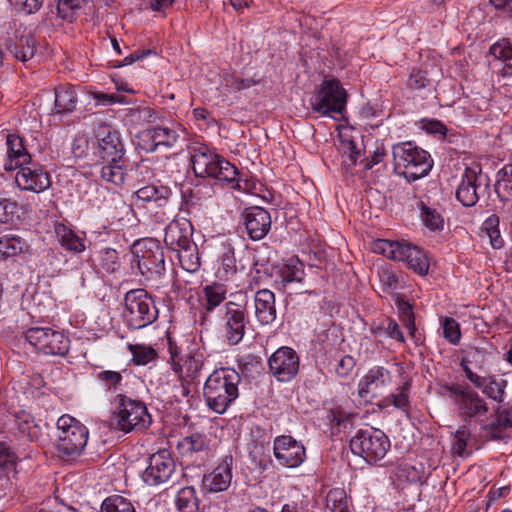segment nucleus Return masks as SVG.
Segmentation results:
<instances>
[{
    "instance_id": "5",
    "label": "nucleus",
    "mask_w": 512,
    "mask_h": 512,
    "mask_svg": "<svg viewBox=\"0 0 512 512\" xmlns=\"http://www.w3.org/2000/svg\"><path fill=\"white\" fill-rule=\"evenodd\" d=\"M169 352L171 368L181 382L183 395L188 396L190 385L198 378L204 366V353L199 348H188L182 351L171 341H169Z\"/></svg>"
},
{
    "instance_id": "18",
    "label": "nucleus",
    "mask_w": 512,
    "mask_h": 512,
    "mask_svg": "<svg viewBox=\"0 0 512 512\" xmlns=\"http://www.w3.org/2000/svg\"><path fill=\"white\" fill-rule=\"evenodd\" d=\"M338 149L342 153V164L346 171L353 167L365 150V136L361 130H337Z\"/></svg>"
},
{
    "instance_id": "50",
    "label": "nucleus",
    "mask_w": 512,
    "mask_h": 512,
    "mask_svg": "<svg viewBox=\"0 0 512 512\" xmlns=\"http://www.w3.org/2000/svg\"><path fill=\"white\" fill-rule=\"evenodd\" d=\"M178 446L182 454H193L204 451L207 448V443L202 435L192 434L183 438Z\"/></svg>"
},
{
    "instance_id": "27",
    "label": "nucleus",
    "mask_w": 512,
    "mask_h": 512,
    "mask_svg": "<svg viewBox=\"0 0 512 512\" xmlns=\"http://www.w3.org/2000/svg\"><path fill=\"white\" fill-rule=\"evenodd\" d=\"M233 457L225 456L223 461L208 475L204 477L203 483L211 492L225 491L232 480Z\"/></svg>"
},
{
    "instance_id": "17",
    "label": "nucleus",
    "mask_w": 512,
    "mask_h": 512,
    "mask_svg": "<svg viewBox=\"0 0 512 512\" xmlns=\"http://www.w3.org/2000/svg\"><path fill=\"white\" fill-rule=\"evenodd\" d=\"M273 453L278 463L288 468L298 467L306 458L305 447L289 435L275 438Z\"/></svg>"
},
{
    "instance_id": "48",
    "label": "nucleus",
    "mask_w": 512,
    "mask_h": 512,
    "mask_svg": "<svg viewBox=\"0 0 512 512\" xmlns=\"http://www.w3.org/2000/svg\"><path fill=\"white\" fill-rule=\"evenodd\" d=\"M101 512H136L133 504L122 496L106 498L101 505Z\"/></svg>"
},
{
    "instance_id": "23",
    "label": "nucleus",
    "mask_w": 512,
    "mask_h": 512,
    "mask_svg": "<svg viewBox=\"0 0 512 512\" xmlns=\"http://www.w3.org/2000/svg\"><path fill=\"white\" fill-rule=\"evenodd\" d=\"M244 225L252 240H260L266 236L271 227L268 211L260 207H252L244 214Z\"/></svg>"
},
{
    "instance_id": "9",
    "label": "nucleus",
    "mask_w": 512,
    "mask_h": 512,
    "mask_svg": "<svg viewBox=\"0 0 512 512\" xmlns=\"http://www.w3.org/2000/svg\"><path fill=\"white\" fill-rule=\"evenodd\" d=\"M57 450L67 458H73L84 450L89 431L80 421L70 415H63L57 420Z\"/></svg>"
},
{
    "instance_id": "8",
    "label": "nucleus",
    "mask_w": 512,
    "mask_h": 512,
    "mask_svg": "<svg viewBox=\"0 0 512 512\" xmlns=\"http://www.w3.org/2000/svg\"><path fill=\"white\" fill-rule=\"evenodd\" d=\"M373 249L389 259L405 262L410 269L419 275L428 273L427 255L418 246L408 242L380 239L374 243Z\"/></svg>"
},
{
    "instance_id": "51",
    "label": "nucleus",
    "mask_w": 512,
    "mask_h": 512,
    "mask_svg": "<svg viewBox=\"0 0 512 512\" xmlns=\"http://www.w3.org/2000/svg\"><path fill=\"white\" fill-rule=\"evenodd\" d=\"M441 324L443 328V337L452 345H457L461 338L459 323L453 318L444 317L441 319Z\"/></svg>"
},
{
    "instance_id": "12",
    "label": "nucleus",
    "mask_w": 512,
    "mask_h": 512,
    "mask_svg": "<svg viewBox=\"0 0 512 512\" xmlns=\"http://www.w3.org/2000/svg\"><path fill=\"white\" fill-rule=\"evenodd\" d=\"M24 337L38 351L46 355L64 356L69 351V339L62 333L49 327H31Z\"/></svg>"
},
{
    "instance_id": "22",
    "label": "nucleus",
    "mask_w": 512,
    "mask_h": 512,
    "mask_svg": "<svg viewBox=\"0 0 512 512\" xmlns=\"http://www.w3.org/2000/svg\"><path fill=\"white\" fill-rule=\"evenodd\" d=\"M487 349L484 347L469 346L463 350V357L460 362L466 378L474 385L481 386V376L473 372V368L482 370L485 367Z\"/></svg>"
},
{
    "instance_id": "3",
    "label": "nucleus",
    "mask_w": 512,
    "mask_h": 512,
    "mask_svg": "<svg viewBox=\"0 0 512 512\" xmlns=\"http://www.w3.org/2000/svg\"><path fill=\"white\" fill-rule=\"evenodd\" d=\"M191 163L197 177H210L229 184L238 183V169L207 146L193 148Z\"/></svg>"
},
{
    "instance_id": "43",
    "label": "nucleus",
    "mask_w": 512,
    "mask_h": 512,
    "mask_svg": "<svg viewBox=\"0 0 512 512\" xmlns=\"http://www.w3.org/2000/svg\"><path fill=\"white\" fill-rule=\"evenodd\" d=\"M203 293L206 300L205 309L212 311L225 300L227 289L223 284L212 283L204 287Z\"/></svg>"
},
{
    "instance_id": "35",
    "label": "nucleus",
    "mask_w": 512,
    "mask_h": 512,
    "mask_svg": "<svg viewBox=\"0 0 512 512\" xmlns=\"http://www.w3.org/2000/svg\"><path fill=\"white\" fill-rule=\"evenodd\" d=\"M55 234L60 245L68 251L81 253L86 249L84 240L63 224L56 225Z\"/></svg>"
},
{
    "instance_id": "1",
    "label": "nucleus",
    "mask_w": 512,
    "mask_h": 512,
    "mask_svg": "<svg viewBox=\"0 0 512 512\" xmlns=\"http://www.w3.org/2000/svg\"><path fill=\"white\" fill-rule=\"evenodd\" d=\"M241 377L234 369L215 370L207 378L203 395L207 406L213 412L223 414L238 397Z\"/></svg>"
},
{
    "instance_id": "28",
    "label": "nucleus",
    "mask_w": 512,
    "mask_h": 512,
    "mask_svg": "<svg viewBox=\"0 0 512 512\" xmlns=\"http://www.w3.org/2000/svg\"><path fill=\"white\" fill-rule=\"evenodd\" d=\"M254 315L261 325H269L275 321V295L272 291L261 289L255 293Z\"/></svg>"
},
{
    "instance_id": "7",
    "label": "nucleus",
    "mask_w": 512,
    "mask_h": 512,
    "mask_svg": "<svg viewBox=\"0 0 512 512\" xmlns=\"http://www.w3.org/2000/svg\"><path fill=\"white\" fill-rule=\"evenodd\" d=\"M458 416L465 422H484L489 414V405L479 393L467 385L452 384L447 387Z\"/></svg>"
},
{
    "instance_id": "15",
    "label": "nucleus",
    "mask_w": 512,
    "mask_h": 512,
    "mask_svg": "<svg viewBox=\"0 0 512 512\" xmlns=\"http://www.w3.org/2000/svg\"><path fill=\"white\" fill-rule=\"evenodd\" d=\"M175 462L171 453L159 450L149 457V463L142 473V479L148 486H158L167 483L175 472Z\"/></svg>"
},
{
    "instance_id": "36",
    "label": "nucleus",
    "mask_w": 512,
    "mask_h": 512,
    "mask_svg": "<svg viewBox=\"0 0 512 512\" xmlns=\"http://www.w3.org/2000/svg\"><path fill=\"white\" fill-rule=\"evenodd\" d=\"M218 261L216 276L221 280H230L237 273L234 248L231 245H224Z\"/></svg>"
},
{
    "instance_id": "60",
    "label": "nucleus",
    "mask_w": 512,
    "mask_h": 512,
    "mask_svg": "<svg viewBox=\"0 0 512 512\" xmlns=\"http://www.w3.org/2000/svg\"><path fill=\"white\" fill-rule=\"evenodd\" d=\"M133 117L138 121V124H154L156 120L155 111L149 107H143L133 113Z\"/></svg>"
},
{
    "instance_id": "47",
    "label": "nucleus",
    "mask_w": 512,
    "mask_h": 512,
    "mask_svg": "<svg viewBox=\"0 0 512 512\" xmlns=\"http://www.w3.org/2000/svg\"><path fill=\"white\" fill-rule=\"evenodd\" d=\"M87 0H57V15L68 22L75 19L76 13L81 10Z\"/></svg>"
},
{
    "instance_id": "34",
    "label": "nucleus",
    "mask_w": 512,
    "mask_h": 512,
    "mask_svg": "<svg viewBox=\"0 0 512 512\" xmlns=\"http://www.w3.org/2000/svg\"><path fill=\"white\" fill-rule=\"evenodd\" d=\"M482 385L475 386L478 389L482 390V393L485 394L488 398L502 403L505 400V389L508 385L507 380L497 377V376H481Z\"/></svg>"
},
{
    "instance_id": "63",
    "label": "nucleus",
    "mask_w": 512,
    "mask_h": 512,
    "mask_svg": "<svg viewBox=\"0 0 512 512\" xmlns=\"http://www.w3.org/2000/svg\"><path fill=\"white\" fill-rule=\"evenodd\" d=\"M354 367V360L351 356H344L340 359L336 366V373L344 377L346 376Z\"/></svg>"
},
{
    "instance_id": "31",
    "label": "nucleus",
    "mask_w": 512,
    "mask_h": 512,
    "mask_svg": "<svg viewBox=\"0 0 512 512\" xmlns=\"http://www.w3.org/2000/svg\"><path fill=\"white\" fill-rule=\"evenodd\" d=\"M6 51L15 59L22 62L29 61L35 55L36 40L32 35H23L16 42L8 40Z\"/></svg>"
},
{
    "instance_id": "33",
    "label": "nucleus",
    "mask_w": 512,
    "mask_h": 512,
    "mask_svg": "<svg viewBox=\"0 0 512 512\" xmlns=\"http://www.w3.org/2000/svg\"><path fill=\"white\" fill-rule=\"evenodd\" d=\"M140 140H151V145L146 149L154 150L158 146H173L177 141L176 130H140L137 134Z\"/></svg>"
},
{
    "instance_id": "26",
    "label": "nucleus",
    "mask_w": 512,
    "mask_h": 512,
    "mask_svg": "<svg viewBox=\"0 0 512 512\" xmlns=\"http://www.w3.org/2000/svg\"><path fill=\"white\" fill-rule=\"evenodd\" d=\"M6 138L7 160L4 163V169L11 171L20 166L30 164L31 156L23 144L22 137L16 133H10Z\"/></svg>"
},
{
    "instance_id": "20",
    "label": "nucleus",
    "mask_w": 512,
    "mask_h": 512,
    "mask_svg": "<svg viewBox=\"0 0 512 512\" xmlns=\"http://www.w3.org/2000/svg\"><path fill=\"white\" fill-rule=\"evenodd\" d=\"M15 176L17 186L26 191L40 193L51 186L50 176L42 167L28 164L18 167Z\"/></svg>"
},
{
    "instance_id": "37",
    "label": "nucleus",
    "mask_w": 512,
    "mask_h": 512,
    "mask_svg": "<svg viewBox=\"0 0 512 512\" xmlns=\"http://www.w3.org/2000/svg\"><path fill=\"white\" fill-rule=\"evenodd\" d=\"M96 378L100 385L110 393L123 394L126 383L121 372L113 370H102L97 373Z\"/></svg>"
},
{
    "instance_id": "24",
    "label": "nucleus",
    "mask_w": 512,
    "mask_h": 512,
    "mask_svg": "<svg viewBox=\"0 0 512 512\" xmlns=\"http://www.w3.org/2000/svg\"><path fill=\"white\" fill-rule=\"evenodd\" d=\"M98 154L102 159L122 158L124 145L118 130H98L96 134Z\"/></svg>"
},
{
    "instance_id": "38",
    "label": "nucleus",
    "mask_w": 512,
    "mask_h": 512,
    "mask_svg": "<svg viewBox=\"0 0 512 512\" xmlns=\"http://www.w3.org/2000/svg\"><path fill=\"white\" fill-rule=\"evenodd\" d=\"M136 195L143 202H155L161 206L170 197L171 190L164 185L150 184L137 190Z\"/></svg>"
},
{
    "instance_id": "11",
    "label": "nucleus",
    "mask_w": 512,
    "mask_h": 512,
    "mask_svg": "<svg viewBox=\"0 0 512 512\" xmlns=\"http://www.w3.org/2000/svg\"><path fill=\"white\" fill-rule=\"evenodd\" d=\"M116 400L118 406L114 421L119 430L127 433L134 429H145L150 425L151 417L142 402L132 400L124 394H118Z\"/></svg>"
},
{
    "instance_id": "57",
    "label": "nucleus",
    "mask_w": 512,
    "mask_h": 512,
    "mask_svg": "<svg viewBox=\"0 0 512 512\" xmlns=\"http://www.w3.org/2000/svg\"><path fill=\"white\" fill-rule=\"evenodd\" d=\"M17 204L7 198H0V223H9L15 212Z\"/></svg>"
},
{
    "instance_id": "30",
    "label": "nucleus",
    "mask_w": 512,
    "mask_h": 512,
    "mask_svg": "<svg viewBox=\"0 0 512 512\" xmlns=\"http://www.w3.org/2000/svg\"><path fill=\"white\" fill-rule=\"evenodd\" d=\"M77 91L72 85H60L55 88V113L65 115L73 112L77 106Z\"/></svg>"
},
{
    "instance_id": "40",
    "label": "nucleus",
    "mask_w": 512,
    "mask_h": 512,
    "mask_svg": "<svg viewBox=\"0 0 512 512\" xmlns=\"http://www.w3.org/2000/svg\"><path fill=\"white\" fill-rule=\"evenodd\" d=\"M178 252L179 262L181 267L187 272L194 273L200 267V257L198 253V248L195 243H192L191 246L188 245L185 248H180L176 250Z\"/></svg>"
},
{
    "instance_id": "21",
    "label": "nucleus",
    "mask_w": 512,
    "mask_h": 512,
    "mask_svg": "<svg viewBox=\"0 0 512 512\" xmlns=\"http://www.w3.org/2000/svg\"><path fill=\"white\" fill-rule=\"evenodd\" d=\"M193 226L186 218L171 221L165 228L164 242L172 250L185 248L192 243Z\"/></svg>"
},
{
    "instance_id": "39",
    "label": "nucleus",
    "mask_w": 512,
    "mask_h": 512,
    "mask_svg": "<svg viewBox=\"0 0 512 512\" xmlns=\"http://www.w3.org/2000/svg\"><path fill=\"white\" fill-rule=\"evenodd\" d=\"M495 190L502 200L512 198V161L498 171Z\"/></svg>"
},
{
    "instance_id": "32",
    "label": "nucleus",
    "mask_w": 512,
    "mask_h": 512,
    "mask_svg": "<svg viewBox=\"0 0 512 512\" xmlns=\"http://www.w3.org/2000/svg\"><path fill=\"white\" fill-rule=\"evenodd\" d=\"M28 249L27 242L17 235L6 234L0 237V261L26 253Z\"/></svg>"
},
{
    "instance_id": "14",
    "label": "nucleus",
    "mask_w": 512,
    "mask_h": 512,
    "mask_svg": "<svg viewBox=\"0 0 512 512\" xmlns=\"http://www.w3.org/2000/svg\"><path fill=\"white\" fill-rule=\"evenodd\" d=\"M489 182V177L482 173L481 168L468 167L465 169L456 190V198L463 206H474L480 197L488 193Z\"/></svg>"
},
{
    "instance_id": "19",
    "label": "nucleus",
    "mask_w": 512,
    "mask_h": 512,
    "mask_svg": "<svg viewBox=\"0 0 512 512\" xmlns=\"http://www.w3.org/2000/svg\"><path fill=\"white\" fill-rule=\"evenodd\" d=\"M224 332L226 340L231 345L238 344L245 335L248 320L245 315V305L228 301L225 304Z\"/></svg>"
},
{
    "instance_id": "13",
    "label": "nucleus",
    "mask_w": 512,
    "mask_h": 512,
    "mask_svg": "<svg viewBox=\"0 0 512 512\" xmlns=\"http://www.w3.org/2000/svg\"><path fill=\"white\" fill-rule=\"evenodd\" d=\"M347 94L341 83L337 79L325 80L319 92L315 96L312 106L323 115L333 117L331 114H337L342 117L346 106Z\"/></svg>"
},
{
    "instance_id": "52",
    "label": "nucleus",
    "mask_w": 512,
    "mask_h": 512,
    "mask_svg": "<svg viewBox=\"0 0 512 512\" xmlns=\"http://www.w3.org/2000/svg\"><path fill=\"white\" fill-rule=\"evenodd\" d=\"M133 360L137 365H146L156 357V351L152 347L144 345H129Z\"/></svg>"
},
{
    "instance_id": "59",
    "label": "nucleus",
    "mask_w": 512,
    "mask_h": 512,
    "mask_svg": "<svg viewBox=\"0 0 512 512\" xmlns=\"http://www.w3.org/2000/svg\"><path fill=\"white\" fill-rule=\"evenodd\" d=\"M401 317L403 322L405 323L409 333L414 335L416 331L415 323H414V315L412 312V307L409 303H402L400 305Z\"/></svg>"
},
{
    "instance_id": "44",
    "label": "nucleus",
    "mask_w": 512,
    "mask_h": 512,
    "mask_svg": "<svg viewBox=\"0 0 512 512\" xmlns=\"http://www.w3.org/2000/svg\"><path fill=\"white\" fill-rule=\"evenodd\" d=\"M176 506L179 512H198V500L193 487L182 488L176 496Z\"/></svg>"
},
{
    "instance_id": "49",
    "label": "nucleus",
    "mask_w": 512,
    "mask_h": 512,
    "mask_svg": "<svg viewBox=\"0 0 512 512\" xmlns=\"http://www.w3.org/2000/svg\"><path fill=\"white\" fill-rule=\"evenodd\" d=\"M470 436V430L465 425L459 427L458 430H456L451 447L454 455L464 457L469 454L466 449L468 441L470 440Z\"/></svg>"
},
{
    "instance_id": "10",
    "label": "nucleus",
    "mask_w": 512,
    "mask_h": 512,
    "mask_svg": "<svg viewBox=\"0 0 512 512\" xmlns=\"http://www.w3.org/2000/svg\"><path fill=\"white\" fill-rule=\"evenodd\" d=\"M390 448L388 437L379 429L360 430L350 440L351 451L368 463L384 458Z\"/></svg>"
},
{
    "instance_id": "16",
    "label": "nucleus",
    "mask_w": 512,
    "mask_h": 512,
    "mask_svg": "<svg viewBox=\"0 0 512 512\" xmlns=\"http://www.w3.org/2000/svg\"><path fill=\"white\" fill-rule=\"evenodd\" d=\"M299 364V356L287 346L277 349L268 360L271 373L280 382L292 380L298 374Z\"/></svg>"
},
{
    "instance_id": "29",
    "label": "nucleus",
    "mask_w": 512,
    "mask_h": 512,
    "mask_svg": "<svg viewBox=\"0 0 512 512\" xmlns=\"http://www.w3.org/2000/svg\"><path fill=\"white\" fill-rule=\"evenodd\" d=\"M489 53L500 66L499 73L503 77L512 76V43L503 38L490 47Z\"/></svg>"
},
{
    "instance_id": "6",
    "label": "nucleus",
    "mask_w": 512,
    "mask_h": 512,
    "mask_svg": "<svg viewBox=\"0 0 512 512\" xmlns=\"http://www.w3.org/2000/svg\"><path fill=\"white\" fill-rule=\"evenodd\" d=\"M124 318L129 328L139 330L154 323L158 309L144 289H132L124 296Z\"/></svg>"
},
{
    "instance_id": "2",
    "label": "nucleus",
    "mask_w": 512,
    "mask_h": 512,
    "mask_svg": "<svg viewBox=\"0 0 512 512\" xmlns=\"http://www.w3.org/2000/svg\"><path fill=\"white\" fill-rule=\"evenodd\" d=\"M131 266L137 267L144 281L159 286L165 274L164 249L159 241L146 238L138 240L132 247Z\"/></svg>"
},
{
    "instance_id": "46",
    "label": "nucleus",
    "mask_w": 512,
    "mask_h": 512,
    "mask_svg": "<svg viewBox=\"0 0 512 512\" xmlns=\"http://www.w3.org/2000/svg\"><path fill=\"white\" fill-rule=\"evenodd\" d=\"M498 226L499 218L496 215H491L484 221L481 228L482 233L486 234V236L489 238L491 246L494 249H500L504 244V240L501 237Z\"/></svg>"
},
{
    "instance_id": "41",
    "label": "nucleus",
    "mask_w": 512,
    "mask_h": 512,
    "mask_svg": "<svg viewBox=\"0 0 512 512\" xmlns=\"http://www.w3.org/2000/svg\"><path fill=\"white\" fill-rule=\"evenodd\" d=\"M108 160V164L104 165L101 169V178L118 186L123 184L126 172L121 163V158Z\"/></svg>"
},
{
    "instance_id": "58",
    "label": "nucleus",
    "mask_w": 512,
    "mask_h": 512,
    "mask_svg": "<svg viewBox=\"0 0 512 512\" xmlns=\"http://www.w3.org/2000/svg\"><path fill=\"white\" fill-rule=\"evenodd\" d=\"M429 84L427 73L424 71H413L408 79V86L411 89H421Z\"/></svg>"
},
{
    "instance_id": "56",
    "label": "nucleus",
    "mask_w": 512,
    "mask_h": 512,
    "mask_svg": "<svg viewBox=\"0 0 512 512\" xmlns=\"http://www.w3.org/2000/svg\"><path fill=\"white\" fill-rule=\"evenodd\" d=\"M409 389L410 382L406 381L398 390L396 394H391L390 398L395 407L399 409H406L409 406Z\"/></svg>"
},
{
    "instance_id": "45",
    "label": "nucleus",
    "mask_w": 512,
    "mask_h": 512,
    "mask_svg": "<svg viewBox=\"0 0 512 512\" xmlns=\"http://www.w3.org/2000/svg\"><path fill=\"white\" fill-rule=\"evenodd\" d=\"M327 512H349L346 493L343 489H332L326 496Z\"/></svg>"
},
{
    "instance_id": "54",
    "label": "nucleus",
    "mask_w": 512,
    "mask_h": 512,
    "mask_svg": "<svg viewBox=\"0 0 512 512\" xmlns=\"http://www.w3.org/2000/svg\"><path fill=\"white\" fill-rule=\"evenodd\" d=\"M17 456L3 442H0V467L7 472L13 471L16 465Z\"/></svg>"
},
{
    "instance_id": "42",
    "label": "nucleus",
    "mask_w": 512,
    "mask_h": 512,
    "mask_svg": "<svg viewBox=\"0 0 512 512\" xmlns=\"http://www.w3.org/2000/svg\"><path fill=\"white\" fill-rule=\"evenodd\" d=\"M304 265L298 259H291L280 270V277L283 286L293 282H302L304 279Z\"/></svg>"
},
{
    "instance_id": "62",
    "label": "nucleus",
    "mask_w": 512,
    "mask_h": 512,
    "mask_svg": "<svg viewBox=\"0 0 512 512\" xmlns=\"http://www.w3.org/2000/svg\"><path fill=\"white\" fill-rule=\"evenodd\" d=\"M512 426V421L508 417H498L490 426L491 434L493 438H500V432L502 429H506Z\"/></svg>"
},
{
    "instance_id": "55",
    "label": "nucleus",
    "mask_w": 512,
    "mask_h": 512,
    "mask_svg": "<svg viewBox=\"0 0 512 512\" xmlns=\"http://www.w3.org/2000/svg\"><path fill=\"white\" fill-rule=\"evenodd\" d=\"M10 5L17 11L26 15L37 12L43 5L44 0H8Z\"/></svg>"
},
{
    "instance_id": "61",
    "label": "nucleus",
    "mask_w": 512,
    "mask_h": 512,
    "mask_svg": "<svg viewBox=\"0 0 512 512\" xmlns=\"http://www.w3.org/2000/svg\"><path fill=\"white\" fill-rule=\"evenodd\" d=\"M378 275L381 283L385 288L389 290L395 289L398 281L395 274L391 270L387 268H382L378 272Z\"/></svg>"
},
{
    "instance_id": "64",
    "label": "nucleus",
    "mask_w": 512,
    "mask_h": 512,
    "mask_svg": "<svg viewBox=\"0 0 512 512\" xmlns=\"http://www.w3.org/2000/svg\"><path fill=\"white\" fill-rule=\"evenodd\" d=\"M490 2L512 21V0H490Z\"/></svg>"
},
{
    "instance_id": "53",
    "label": "nucleus",
    "mask_w": 512,
    "mask_h": 512,
    "mask_svg": "<svg viewBox=\"0 0 512 512\" xmlns=\"http://www.w3.org/2000/svg\"><path fill=\"white\" fill-rule=\"evenodd\" d=\"M422 217L428 229L435 231L443 228L444 220L436 210L425 207L423 208Z\"/></svg>"
},
{
    "instance_id": "4",
    "label": "nucleus",
    "mask_w": 512,
    "mask_h": 512,
    "mask_svg": "<svg viewBox=\"0 0 512 512\" xmlns=\"http://www.w3.org/2000/svg\"><path fill=\"white\" fill-rule=\"evenodd\" d=\"M395 171L407 182H414L428 175L433 167V160L428 152L411 142L393 146Z\"/></svg>"
},
{
    "instance_id": "25",
    "label": "nucleus",
    "mask_w": 512,
    "mask_h": 512,
    "mask_svg": "<svg viewBox=\"0 0 512 512\" xmlns=\"http://www.w3.org/2000/svg\"><path fill=\"white\" fill-rule=\"evenodd\" d=\"M390 381L391 376L387 369L380 366L373 367L359 382V396L362 398H366L369 394L377 396Z\"/></svg>"
}]
</instances>
